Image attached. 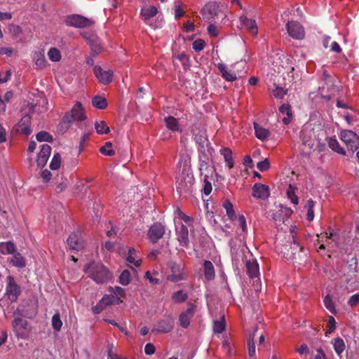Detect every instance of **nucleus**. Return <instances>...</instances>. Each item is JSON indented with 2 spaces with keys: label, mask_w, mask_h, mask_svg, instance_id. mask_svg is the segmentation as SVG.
<instances>
[{
  "label": "nucleus",
  "mask_w": 359,
  "mask_h": 359,
  "mask_svg": "<svg viewBox=\"0 0 359 359\" xmlns=\"http://www.w3.org/2000/svg\"><path fill=\"white\" fill-rule=\"evenodd\" d=\"M176 189L180 195L187 197L194 190L195 179L190 165L186 163H179L177 165Z\"/></svg>",
  "instance_id": "nucleus-1"
},
{
  "label": "nucleus",
  "mask_w": 359,
  "mask_h": 359,
  "mask_svg": "<svg viewBox=\"0 0 359 359\" xmlns=\"http://www.w3.org/2000/svg\"><path fill=\"white\" fill-rule=\"evenodd\" d=\"M85 271L97 283H107L111 279V273L106 266L100 262H90L85 266Z\"/></svg>",
  "instance_id": "nucleus-2"
},
{
  "label": "nucleus",
  "mask_w": 359,
  "mask_h": 359,
  "mask_svg": "<svg viewBox=\"0 0 359 359\" xmlns=\"http://www.w3.org/2000/svg\"><path fill=\"white\" fill-rule=\"evenodd\" d=\"M317 137L318 132L313 128L305 126L302 130L300 138L302 142L303 151L306 155H309L312 151H314Z\"/></svg>",
  "instance_id": "nucleus-3"
},
{
  "label": "nucleus",
  "mask_w": 359,
  "mask_h": 359,
  "mask_svg": "<svg viewBox=\"0 0 359 359\" xmlns=\"http://www.w3.org/2000/svg\"><path fill=\"white\" fill-rule=\"evenodd\" d=\"M194 141L198 144V154L214 153V149L210 147V142L205 131L198 130L196 133L194 130Z\"/></svg>",
  "instance_id": "nucleus-4"
},
{
  "label": "nucleus",
  "mask_w": 359,
  "mask_h": 359,
  "mask_svg": "<svg viewBox=\"0 0 359 359\" xmlns=\"http://www.w3.org/2000/svg\"><path fill=\"white\" fill-rule=\"evenodd\" d=\"M94 21L80 15H70L65 19V24L67 26L76 28H86L92 26Z\"/></svg>",
  "instance_id": "nucleus-5"
},
{
  "label": "nucleus",
  "mask_w": 359,
  "mask_h": 359,
  "mask_svg": "<svg viewBox=\"0 0 359 359\" xmlns=\"http://www.w3.org/2000/svg\"><path fill=\"white\" fill-rule=\"evenodd\" d=\"M6 295L11 302H15L21 294L20 287L16 283L13 276L6 277Z\"/></svg>",
  "instance_id": "nucleus-6"
},
{
  "label": "nucleus",
  "mask_w": 359,
  "mask_h": 359,
  "mask_svg": "<svg viewBox=\"0 0 359 359\" xmlns=\"http://www.w3.org/2000/svg\"><path fill=\"white\" fill-rule=\"evenodd\" d=\"M86 118V116L84 114L83 108L80 102H76L72 107L69 112H67L64 118L63 121L71 123L75 121H83Z\"/></svg>",
  "instance_id": "nucleus-7"
},
{
  "label": "nucleus",
  "mask_w": 359,
  "mask_h": 359,
  "mask_svg": "<svg viewBox=\"0 0 359 359\" xmlns=\"http://www.w3.org/2000/svg\"><path fill=\"white\" fill-rule=\"evenodd\" d=\"M341 140L352 151L357 150L359 147V137L357 134L352 130H342L341 132Z\"/></svg>",
  "instance_id": "nucleus-8"
},
{
  "label": "nucleus",
  "mask_w": 359,
  "mask_h": 359,
  "mask_svg": "<svg viewBox=\"0 0 359 359\" xmlns=\"http://www.w3.org/2000/svg\"><path fill=\"white\" fill-rule=\"evenodd\" d=\"M12 326L18 338L26 339L27 337L28 322L20 316H15Z\"/></svg>",
  "instance_id": "nucleus-9"
},
{
  "label": "nucleus",
  "mask_w": 359,
  "mask_h": 359,
  "mask_svg": "<svg viewBox=\"0 0 359 359\" xmlns=\"http://www.w3.org/2000/svg\"><path fill=\"white\" fill-rule=\"evenodd\" d=\"M286 28L290 36L294 39L302 40L305 36L304 29L297 21H288Z\"/></svg>",
  "instance_id": "nucleus-10"
},
{
  "label": "nucleus",
  "mask_w": 359,
  "mask_h": 359,
  "mask_svg": "<svg viewBox=\"0 0 359 359\" xmlns=\"http://www.w3.org/2000/svg\"><path fill=\"white\" fill-rule=\"evenodd\" d=\"M174 324V318L171 316H167L154 325L152 332L168 333L172 330Z\"/></svg>",
  "instance_id": "nucleus-11"
},
{
  "label": "nucleus",
  "mask_w": 359,
  "mask_h": 359,
  "mask_svg": "<svg viewBox=\"0 0 359 359\" xmlns=\"http://www.w3.org/2000/svg\"><path fill=\"white\" fill-rule=\"evenodd\" d=\"M213 156V154L208 153L205 154H198L200 166L199 170L201 175L204 178H208L212 174V170L210 166V162Z\"/></svg>",
  "instance_id": "nucleus-12"
},
{
  "label": "nucleus",
  "mask_w": 359,
  "mask_h": 359,
  "mask_svg": "<svg viewBox=\"0 0 359 359\" xmlns=\"http://www.w3.org/2000/svg\"><path fill=\"white\" fill-rule=\"evenodd\" d=\"M165 228L160 222L154 223L148 231V237L152 243H157L165 234Z\"/></svg>",
  "instance_id": "nucleus-13"
},
{
  "label": "nucleus",
  "mask_w": 359,
  "mask_h": 359,
  "mask_svg": "<svg viewBox=\"0 0 359 359\" xmlns=\"http://www.w3.org/2000/svg\"><path fill=\"white\" fill-rule=\"evenodd\" d=\"M31 118L32 116L30 114H25L22 117L21 120L13 127V130L26 136L30 135L32 133L30 128Z\"/></svg>",
  "instance_id": "nucleus-14"
},
{
  "label": "nucleus",
  "mask_w": 359,
  "mask_h": 359,
  "mask_svg": "<svg viewBox=\"0 0 359 359\" xmlns=\"http://www.w3.org/2000/svg\"><path fill=\"white\" fill-rule=\"evenodd\" d=\"M48 101L43 97H40L39 100H36V102H31L28 104V114L34 116L35 114L40 115L47 111Z\"/></svg>",
  "instance_id": "nucleus-15"
},
{
  "label": "nucleus",
  "mask_w": 359,
  "mask_h": 359,
  "mask_svg": "<svg viewBox=\"0 0 359 359\" xmlns=\"http://www.w3.org/2000/svg\"><path fill=\"white\" fill-rule=\"evenodd\" d=\"M252 196L263 201L267 200L270 196L269 187L261 183H255L252 187Z\"/></svg>",
  "instance_id": "nucleus-16"
},
{
  "label": "nucleus",
  "mask_w": 359,
  "mask_h": 359,
  "mask_svg": "<svg viewBox=\"0 0 359 359\" xmlns=\"http://www.w3.org/2000/svg\"><path fill=\"white\" fill-rule=\"evenodd\" d=\"M189 307L179 316L180 325L183 328H187L190 325V320L194 316L196 311V305L188 303Z\"/></svg>",
  "instance_id": "nucleus-17"
},
{
  "label": "nucleus",
  "mask_w": 359,
  "mask_h": 359,
  "mask_svg": "<svg viewBox=\"0 0 359 359\" xmlns=\"http://www.w3.org/2000/svg\"><path fill=\"white\" fill-rule=\"evenodd\" d=\"M217 10L218 6L215 2L207 4L201 10L203 19L208 22H212L217 15Z\"/></svg>",
  "instance_id": "nucleus-18"
},
{
  "label": "nucleus",
  "mask_w": 359,
  "mask_h": 359,
  "mask_svg": "<svg viewBox=\"0 0 359 359\" xmlns=\"http://www.w3.org/2000/svg\"><path fill=\"white\" fill-rule=\"evenodd\" d=\"M94 74L98 81L104 85L111 83L113 80L114 72L111 69L104 71L101 67L95 66L94 68Z\"/></svg>",
  "instance_id": "nucleus-19"
},
{
  "label": "nucleus",
  "mask_w": 359,
  "mask_h": 359,
  "mask_svg": "<svg viewBox=\"0 0 359 359\" xmlns=\"http://www.w3.org/2000/svg\"><path fill=\"white\" fill-rule=\"evenodd\" d=\"M67 242L70 250L79 251L84 248V242L79 233H72L69 235Z\"/></svg>",
  "instance_id": "nucleus-20"
},
{
  "label": "nucleus",
  "mask_w": 359,
  "mask_h": 359,
  "mask_svg": "<svg viewBox=\"0 0 359 359\" xmlns=\"http://www.w3.org/2000/svg\"><path fill=\"white\" fill-rule=\"evenodd\" d=\"M51 153V147L46 144L41 146L40 152L38 155L36 163L39 167L43 168L46 164Z\"/></svg>",
  "instance_id": "nucleus-21"
},
{
  "label": "nucleus",
  "mask_w": 359,
  "mask_h": 359,
  "mask_svg": "<svg viewBox=\"0 0 359 359\" xmlns=\"http://www.w3.org/2000/svg\"><path fill=\"white\" fill-rule=\"evenodd\" d=\"M169 267L170 268L172 273L168 276V280L172 282H178L184 279V276L181 272V266L175 262H170L169 263Z\"/></svg>",
  "instance_id": "nucleus-22"
},
{
  "label": "nucleus",
  "mask_w": 359,
  "mask_h": 359,
  "mask_svg": "<svg viewBox=\"0 0 359 359\" xmlns=\"http://www.w3.org/2000/svg\"><path fill=\"white\" fill-rule=\"evenodd\" d=\"M240 22L243 27H245L251 34L257 35L258 27L255 20L248 18L245 15L240 17Z\"/></svg>",
  "instance_id": "nucleus-23"
},
{
  "label": "nucleus",
  "mask_w": 359,
  "mask_h": 359,
  "mask_svg": "<svg viewBox=\"0 0 359 359\" xmlns=\"http://www.w3.org/2000/svg\"><path fill=\"white\" fill-rule=\"evenodd\" d=\"M177 240L182 247H188L189 244V230L187 226L181 224L177 230Z\"/></svg>",
  "instance_id": "nucleus-24"
},
{
  "label": "nucleus",
  "mask_w": 359,
  "mask_h": 359,
  "mask_svg": "<svg viewBox=\"0 0 359 359\" xmlns=\"http://www.w3.org/2000/svg\"><path fill=\"white\" fill-rule=\"evenodd\" d=\"M217 66L219 70L220 71L222 76L226 81L231 82L236 80V74L234 72H231V70H229L228 67L225 64L220 62L218 63Z\"/></svg>",
  "instance_id": "nucleus-25"
},
{
  "label": "nucleus",
  "mask_w": 359,
  "mask_h": 359,
  "mask_svg": "<svg viewBox=\"0 0 359 359\" xmlns=\"http://www.w3.org/2000/svg\"><path fill=\"white\" fill-rule=\"evenodd\" d=\"M247 273L248 276L253 278L259 275V268L257 260H248L246 262Z\"/></svg>",
  "instance_id": "nucleus-26"
},
{
  "label": "nucleus",
  "mask_w": 359,
  "mask_h": 359,
  "mask_svg": "<svg viewBox=\"0 0 359 359\" xmlns=\"http://www.w3.org/2000/svg\"><path fill=\"white\" fill-rule=\"evenodd\" d=\"M33 60L38 68L43 69L46 66V60L43 50L36 51L33 55Z\"/></svg>",
  "instance_id": "nucleus-27"
},
{
  "label": "nucleus",
  "mask_w": 359,
  "mask_h": 359,
  "mask_svg": "<svg viewBox=\"0 0 359 359\" xmlns=\"http://www.w3.org/2000/svg\"><path fill=\"white\" fill-rule=\"evenodd\" d=\"M158 10L156 6H150L149 7L143 8L141 10L140 15L142 20L147 22V20L156 15Z\"/></svg>",
  "instance_id": "nucleus-28"
},
{
  "label": "nucleus",
  "mask_w": 359,
  "mask_h": 359,
  "mask_svg": "<svg viewBox=\"0 0 359 359\" xmlns=\"http://www.w3.org/2000/svg\"><path fill=\"white\" fill-rule=\"evenodd\" d=\"M204 276L208 280H214L215 278V271L212 263L209 260L203 262Z\"/></svg>",
  "instance_id": "nucleus-29"
},
{
  "label": "nucleus",
  "mask_w": 359,
  "mask_h": 359,
  "mask_svg": "<svg viewBox=\"0 0 359 359\" xmlns=\"http://www.w3.org/2000/svg\"><path fill=\"white\" fill-rule=\"evenodd\" d=\"M254 128L256 137L262 141L268 139L271 134L269 130L260 126L257 123H254Z\"/></svg>",
  "instance_id": "nucleus-30"
},
{
  "label": "nucleus",
  "mask_w": 359,
  "mask_h": 359,
  "mask_svg": "<svg viewBox=\"0 0 359 359\" xmlns=\"http://www.w3.org/2000/svg\"><path fill=\"white\" fill-rule=\"evenodd\" d=\"M0 252L3 255H13L16 252V245L12 241L1 243Z\"/></svg>",
  "instance_id": "nucleus-31"
},
{
  "label": "nucleus",
  "mask_w": 359,
  "mask_h": 359,
  "mask_svg": "<svg viewBox=\"0 0 359 359\" xmlns=\"http://www.w3.org/2000/svg\"><path fill=\"white\" fill-rule=\"evenodd\" d=\"M11 263L13 266L22 269L26 266L25 258L20 252H15L11 259Z\"/></svg>",
  "instance_id": "nucleus-32"
},
{
  "label": "nucleus",
  "mask_w": 359,
  "mask_h": 359,
  "mask_svg": "<svg viewBox=\"0 0 359 359\" xmlns=\"http://www.w3.org/2000/svg\"><path fill=\"white\" fill-rule=\"evenodd\" d=\"M219 153L222 156H223L225 162L227 164V166L229 169L233 168V161L232 159V151L228 147H223L219 150Z\"/></svg>",
  "instance_id": "nucleus-33"
},
{
  "label": "nucleus",
  "mask_w": 359,
  "mask_h": 359,
  "mask_svg": "<svg viewBox=\"0 0 359 359\" xmlns=\"http://www.w3.org/2000/svg\"><path fill=\"white\" fill-rule=\"evenodd\" d=\"M317 141L314 147V151H323L325 149L326 137H325V133L323 130H318Z\"/></svg>",
  "instance_id": "nucleus-34"
},
{
  "label": "nucleus",
  "mask_w": 359,
  "mask_h": 359,
  "mask_svg": "<svg viewBox=\"0 0 359 359\" xmlns=\"http://www.w3.org/2000/svg\"><path fill=\"white\" fill-rule=\"evenodd\" d=\"M297 188L292 184H289L286 194L291 203L295 205L299 203V198L296 194Z\"/></svg>",
  "instance_id": "nucleus-35"
},
{
  "label": "nucleus",
  "mask_w": 359,
  "mask_h": 359,
  "mask_svg": "<svg viewBox=\"0 0 359 359\" xmlns=\"http://www.w3.org/2000/svg\"><path fill=\"white\" fill-rule=\"evenodd\" d=\"M165 122L168 129L172 131L180 130L179 123L176 118L170 116L168 117L165 118Z\"/></svg>",
  "instance_id": "nucleus-36"
},
{
  "label": "nucleus",
  "mask_w": 359,
  "mask_h": 359,
  "mask_svg": "<svg viewBox=\"0 0 359 359\" xmlns=\"http://www.w3.org/2000/svg\"><path fill=\"white\" fill-rule=\"evenodd\" d=\"M92 104L95 108L104 109L107 106V101L104 97L97 95L92 99Z\"/></svg>",
  "instance_id": "nucleus-37"
},
{
  "label": "nucleus",
  "mask_w": 359,
  "mask_h": 359,
  "mask_svg": "<svg viewBox=\"0 0 359 359\" xmlns=\"http://www.w3.org/2000/svg\"><path fill=\"white\" fill-rule=\"evenodd\" d=\"M223 208L226 210V215L231 220H234L236 217L233 204L228 200L224 201L222 204Z\"/></svg>",
  "instance_id": "nucleus-38"
},
{
  "label": "nucleus",
  "mask_w": 359,
  "mask_h": 359,
  "mask_svg": "<svg viewBox=\"0 0 359 359\" xmlns=\"http://www.w3.org/2000/svg\"><path fill=\"white\" fill-rule=\"evenodd\" d=\"M95 128L98 134H107L109 133L110 129L104 121H95Z\"/></svg>",
  "instance_id": "nucleus-39"
},
{
  "label": "nucleus",
  "mask_w": 359,
  "mask_h": 359,
  "mask_svg": "<svg viewBox=\"0 0 359 359\" xmlns=\"http://www.w3.org/2000/svg\"><path fill=\"white\" fill-rule=\"evenodd\" d=\"M333 346L338 355H340L346 348L344 340L340 337H337L334 339Z\"/></svg>",
  "instance_id": "nucleus-40"
},
{
  "label": "nucleus",
  "mask_w": 359,
  "mask_h": 359,
  "mask_svg": "<svg viewBox=\"0 0 359 359\" xmlns=\"http://www.w3.org/2000/svg\"><path fill=\"white\" fill-rule=\"evenodd\" d=\"M328 146L333 151L340 154H345L344 149L339 146L338 141L335 138H329Z\"/></svg>",
  "instance_id": "nucleus-41"
},
{
  "label": "nucleus",
  "mask_w": 359,
  "mask_h": 359,
  "mask_svg": "<svg viewBox=\"0 0 359 359\" xmlns=\"http://www.w3.org/2000/svg\"><path fill=\"white\" fill-rule=\"evenodd\" d=\"M51 323L53 328L59 332L61 330V327L62 326V322L60 319V314L58 311H57L51 319Z\"/></svg>",
  "instance_id": "nucleus-42"
},
{
  "label": "nucleus",
  "mask_w": 359,
  "mask_h": 359,
  "mask_svg": "<svg viewBox=\"0 0 359 359\" xmlns=\"http://www.w3.org/2000/svg\"><path fill=\"white\" fill-rule=\"evenodd\" d=\"M225 330L224 316H222L219 320L214 321L213 330L217 333H222Z\"/></svg>",
  "instance_id": "nucleus-43"
},
{
  "label": "nucleus",
  "mask_w": 359,
  "mask_h": 359,
  "mask_svg": "<svg viewBox=\"0 0 359 359\" xmlns=\"http://www.w3.org/2000/svg\"><path fill=\"white\" fill-rule=\"evenodd\" d=\"M100 301L107 306L113 304H118L119 298L113 294H104Z\"/></svg>",
  "instance_id": "nucleus-44"
},
{
  "label": "nucleus",
  "mask_w": 359,
  "mask_h": 359,
  "mask_svg": "<svg viewBox=\"0 0 359 359\" xmlns=\"http://www.w3.org/2000/svg\"><path fill=\"white\" fill-rule=\"evenodd\" d=\"M48 56L52 62H59L61 60L60 50L56 48H51L48 52Z\"/></svg>",
  "instance_id": "nucleus-45"
},
{
  "label": "nucleus",
  "mask_w": 359,
  "mask_h": 359,
  "mask_svg": "<svg viewBox=\"0 0 359 359\" xmlns=\"http://www.w3.org/2000/svg\"><path fill=\"white\" fill-rule=\"evenodd\" d=\"M136 253V250L134 248H130L128 250V254L126 257V260L130 264H134L135 266H139L142 262L141 259H138L135 261V254Z\"/></svg>",
  "instance_id": "nucleus-46"
},
{
  "label": "nucleus",
  "mask_w": 359,
  "mask_h": 359,
  "mask_svg": "<svg viewBox=\"0 0 359 359\" xmlns=\"http://www.w3.org/2000/svg\"><path fill=\"white\" fill-rule=\"evenodd\" d=\"M324 304L327 309H328L332 313H336V309L334 302L332 301V299L330 295L327 294L324 298Z\"/></svg>",
  "instance_id": "nucleus-47"
},
{
  "label": "nucleus",
  "mask_w": 359,
  "mask_h": 359,
  "mask_svg": "<svg viewBox=\"0 0 359 359\" xmlns=\"http://www.w3.org/2000/svg\"><path fill=\"white\" fill-rule=\"evenodd\" d=\"M36 140L39 142H52L53 139V136L46 131H40L36 135Z\"/></svg>",
  "instance_id": "nucleus-48"
},
{
  "label": "nucleus",
  "mask_w": 359,
  "mask_h": 359,
  "mask_svg": "<svg viewBox=\"0 0 359 359\" xmlns=\"http://www.w3.org/2000/svg\"><path fill=\"white\" fill-rule=\"evenodd\" d=\"M112 144L107 142L100 149V151L106 156H112L115 154V151L111 149Z\"/></svg>",
  "instance_id": "nucleus-49"
},
{
  "label": "nucleus",
  "mask_w": 359,
  "mask_h": 359,
  "mask_svg": "<svg viewBox=\"0 0 359 359\" xmlns=\"http://www.w3.org/2000/svg\"><path fill=\"white\" fill-rule=\"evenodd\" d=\"M188 298L187 294L182 290H178L172 294V299L177 303L185 302Z\"/></svg>",
  "instance_id": "nucleus-50"
},
{
  "label": "nucleus",
  "mask_w": 359,
  "mask_h": 359,
  "mask_svg": "<svg viewBox=\"0 0 359 359\" xmlns=\"http://www.w3.org/2000/svg\"><path fill=\"white\" fill-rule=\"evenodd\" d=\"M130 282V273L128 270H123L119 276V283L123 285H127Z\"/></svg>",
  "instance_id": "nucleus-51"
},
{
  "label": "nucleus",
  "mask_w": 359,
  "mask_h": 359,
  "mask_svg": "<svg viewBox=\"0 0 359 359\" xmlns=\"http://www.w3.org/2000/svg\"><path fill=\"white\" fill-rule=\"evenodd\" d=\"M61 163V157L59 154H55L50 163V168L52 170H57L60 168Z\"/></svg>",
  "instance_id": "nucleus-52"
},
{
  "label": "nucleus",
  "mask_w": 359,
  "mask_h": 359,
  "mask_svg": "<svg viewBox=\"0 0 359 359\" xmlns=\"http://www.w3.org/2000/svg\"><path fill=\"white\" fill-rule=\"evenodd\" d=\"M254 337H255V333H253L252 335H250L248 340V353L251 357L255 355V341H254Z\"/></svg>",
  "instance_id": "nucleus-53"
},
{
  "label": "nucleus",
  "mask_w": 359,
  "mask_h": 359,
  "mask_svg": "<svg viewBox=\"0 0 359 359\" xmlns=\"http://www.w3.org/2000/svg\"><path fill=\"white\" fill-rule=\"evenodd\" d=\"M279 111L283 114H286L287 116H292L291 107L289 104H283L279 108Z\"/></svg>",
  "instance_id": "nucleus-54"
},
{
  "label": "nucleus",
  "mask_w": 359,
  "mask_h": 359,
  "mask_svg": "<svg viewBox=\"0 0 359 359\" xmlns=\"http://www.w3.org/2000/svg\"><path fill=\"white\" fill-rule=\"evenodd\" d=\"M193 49L195 50V51H201L202 50L203 48H204V46H205V41L202 39H197L196 41H194L193 43Z\"/></svg>",
  "instance_id": "nucleus-55"
},
{
  "label": "nucleus",
  "mask_w": 359,
  "mask_h": 359,
  "mask_svg": "<svg viewBox=\"0 0 359 359\" xmlns=\"http://www.w3.org/2000/svg\"><path fill=\"white\" fill-rule=\"evenodd\" d=\"M257 167L260 171L264 172L269 168L270 163L269 160L266 158L264 161L258 162Z\"/></svg>",
  "instance_id": "nucleus-56"
},
{
  "label": "nucleus",
  "mask_w": 359,
  "mask_h": 359,
  "mask_svg": "<svg viewBox=\"0 0 359 359\" xmlns=\"http://www.w3.org/2000/svg\"><path fill=\"white\" fill-rule=\"evenodd\" d=\"M208 179V178L203 179L204 186H203V191L204 194L206 196L209 195L211 193L212 189V184Z\"/></svg>",
  "instance_id": "nucleus-57"
},
{
  "label": "nucleus",
  "mask_w": 359,
  "mask_h": 359,
  "mask_svg": "<svg viewBox=\"0 0 359 359\" xmlns=\"http://www.w3.org/2000/svg\"><path fill=\"white\" fill-rule=\"evenodd\" d=\"M287 93V90H285L281 87H277L275 90H273V95L276 97L281 99L283 98Z\"/></svg>",
  "instance_id": "nucleus-58"
},
{
  "label": "nucleus",
  "mask_w": 359,
  "mask_h": 359,
  "mask_svg": "<svg viewBox=\"0 0 359 359\" xmlns=\"http://www.w3.org/2000/svg\"><path fill=\"white\" fill-rule=\"evenodd\" d=\"M359 304V294H354L350 297L348 304L351 307H355Z\"/></svg>",
  "instance_id": "nucleus-59"
},
{
  "label": "nucleus",
  "mask_w": 359,
  "mask_h": 359,
  "mask_svg": "<svg viewBox=\"0 0 359 359\" xmlns=\"http://www.w3.org/2000/svg\"><path fill=\"white\" fill-rule=\"evenodd\" d=\"M328 330L326 331V334L332 333L336 329L335 320L334 317L330 316L328 320Z\"/></svg>",
  "instance_id": "nucleus-60"
},
{
  "label": "nucleus",
  "mask_w": 359,
  "mask_h": 359,
  "mask_svg": "<svg viewBox=\"0 0 359 359\" xmlns=\"http://www.w3.org/2000/svg\"><path fill=\"white\" fill-rule=\"evenodd\" d=\"M210 24L208 25V27L207 28L208 34L211 36H213V37L217 36H218L217 28L213 24H212L211 22H210Z\"/></svg>",
  "instance_id": "nucleus-61"
},
{
  "label": "nucleus",
  "mask_w": 359,
  "mask_h": 359,
  "mask_svg": "<svg viewBox=\"0 0 359 359\" xmlns=\"http://www.w3.org/2000/svg\"><path fill=\"white\" fill-rule=\"evenodd\" d=\"M156 351L154 345L151 343H148L144 346V352L147 355H153Z\"/></svg>",
  "instance_id": "nucleus-62"
},
{
  "label": "nucleus",
  "mask_w": 359,
  "mask_h": 359,
  "mask_svg": "<svg viewBox=\"0 0 359 359\" xmlns=\"http://www.w3.org/2000/svg\"><path fill=\"white\" fill-rule=\"evenodd\" d=\"M105 307L106 306L104 304H102L101 301H100L96 306L92 308V310L94 313L98 314L100 313L105 309Z\"/></svg>",
  "instance_id": "nucleus-63"
},
{
  "label": "nucleus",
  "mask_w": 359,
  "mask_h": 359,
  "mask_svg": "<svg viewBox=\"0 0 359 359\" xmlns=\"http://www.w3.org/2000/svg\"><path fill=\"white\" fill-rule=\"evenodd\" d=\"M314 359H326V355L321 348L316 349V354L314 355Z\"/></svg>",
  "instance_id": "nucleus-64"
}]
</instances>
